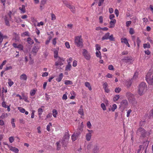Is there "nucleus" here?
<instances>
[{
	"label": "nucleus",
	"mask_w": 153,
	"mask_h": 153,
	"mask_svg": "<svg viewBox=\"0 0 153 153\" xmlns=\"http://www.w3.org/2000/svg\"><path fill=\"white\" fill-rule=\"evenodd\" d=\"M64 61L63 58H62L60 57H59L58 60L55 63V65L57 66L59 65L61 66L63 65L62 62Z\"/></svg>",
	"instance_id": "obj_11"
},
{
	"label": "nucleus",
	"mask_w": 153,
	"mask_h": 153,
	"mask_svg": "<svg viewBox=\"0 0 153 153\" xmlns=\"http://www.w3.org/2000/svg\"><path fill=\"white\" fill-rule=\"evenodd\" d=\"M108 85L106 82H105L103 84V88H104L105 91L108 93L110 91V90L108 89L107 87Z\"/></svg>",
	"instance_id": "obj_15"
},
{
	"label": "nucleus",
	"mask_w": 153,
	"mask_h": 153,
	"mask_svg": "<svg viewBox=\"0 0 153 153\" xmlns=\"http://www.w3.org/2000/svg\"><path fill=\"white\" fill-rule=\"evenodd\" d=\"M78 113L82 116H83L84 115L83 109L82 108V106L81 105L78 111Z\"/></svg>",
	"instance_id": "obj_20"
},
{
	"label": "nucleus",
	"mask_w": 153,
	"mask_h": 153,
	"mask_svg": "<svg viewBox=\"0 0 153 153\" xmlns=\"http://www.w3.org/2000/svg\"><path fill=\"white\" fill-rule=\"evenodd\" d=\"M131 23V21H128L126 22V26L128 27Z\"/></svg>",
	"instance_id": "obj_61"
},
{
	"label": "nucleus",
	"mask_w": 153,
	"mask_h": 153,
	"mask_svg": "<svg viewBox=\"0 0 153 153\" xmlns=\"http://www.w3.org/2000/svg\"><path fill=\"white\" fill-rule=\"evenodd\" d=\"M56 19V17L55 14H51V20H55Z\"/></svg>",
	"instance_id": "obj_55"
},
{
	"label": "nucleus",
	"mask_w": 153,
	"mask_h": 153,
	"mask_svg": "<svg viewBox=\"0 0 153 153\" xmlns=\"http://www.w3.org/2000/svg\"><path fill=\"white\" fill-rule=\"evenodd\" d=\"M46 1L47 0H42L41 1V4L44 5L46 4Z\"/></svg>",
	"instance_id": "obj_56"
},
{
	"label": "nucleus",
	"mask_w": 153,
	"mask_h": 153,
	"mask_svg": "<svg viewBox=\"0 0 153 153\" xmlns=\"http://www.w3.org/2000/svg\"><path fill=\"white\" fill-rule=\"evenodd\" d=\"M137 42L138 47L139 48L140 46V44L141 42V41L140 39L139 38L137 37Z\"/></svg>",
	"instance_id": "obj_40"
},
{
	"label": "nucleus",
	"mask_w": 153,
	"mask_h": 153,
	"mask_svg": "<svg viewBox=\"0 0 153 153\" xmlns=\"http://www.w3.org/2000/svg\"><path fill=\"white\" fill-rule=\"evenodd\" d=\"M70 9L71 10V11L72 12H73L74 13H75V8L73 6H72V7L71 8H70Z\"/></svg>",
	"instance_id": "obj_42"
},
{
	"label": "nucleus",
	"mask_w": 153,
	"mask_h": 153,
	"mask_svg": "<svg viewBox=\"0 0 153 153\" xmlns=\"http://www.w3.org/2000/svg\"><path fill=\"white\" fill-rule=\"evenodd\" d=\"M20 79L22 80L26 81L27 79V76L25 74H23L20 76Z\"/></svg>",
	"instance_id": "obj_18"
},
{
	"label": "nucleus",
	"mask_w": 153,
	"mask_h": 153,
	"mask_svg": "<svg viewBox=\"0 0 153 153\" xmlns=\"http://www.w3.org/2000/svg\"><path fill=\"white\" fill-rule=\"evenodd\" d=\"M83 128L82 127H81L80 126L78 127V128L76 131H80V132L82 131H83Z\"/></svg>",
	"instance_id": "obj_52"
},
{
	"label": "nucleus",
	"mask_w": 153,
	"mask_h": 153,
	"mask_svg": "<svg viewBox=\"0 0 153 153\" xmlns=\"http://www.w3.org/2000/svg\"><path fill=\"white\" fill-rule=\"evenodd\" d=\"M4 21L5 25L7 26H10V25L9 22L7 19V17L6 16H5V17Z\"/></svg>",
	"instance_id": "obj_25"
},
{
	"label": "nucleus",
	"mask_w": 153,
	"mask_h": 153,
	"mask_svg": "<svg viewBox=\"0 0 153 153\" xmlns=\"http://www.w3.org/2000/svg\"><path fill=\"white\" fill-rule=\"evenodd\" d=\"M36 92V90L34 89L31 90L30 92V95L31 96H33L35 94Z\"/></svg>",
	"instance_id": "obj_34"
},
{
	"label": "nucleus",
	"mask_w": 153,
	"mask_h": 153,
	"mask_svg": "<svg viewBox=\"0 0 153 153\" xmlns=\"http://www.w3.org/2000/svg\"><path fill=\"white\" fill-rule=\"evenodd\" d=\"M91 133H87L85 136L86 140L88 141H89L91 140Z\"/></svg>",
	"instance_id": "obj_21"
},
{
	"label": "nucleus",
	"mask_w": 153,
	"mask_h": 153,
	"mask_svg": "<svg viewBox=\"0 0 153 153\" xmlns=\"http://www.w3.org/2000/svg\"><path fill=\"white\" fill-rule=\"evenodd\" d=\"M65 4L66 6L69 9L71 8L72 6V5H71L70 4H68V3H65Z\"/></svg>",
	"instance_id": "obj_57"
},
{
	"label": "nucleus",
	"mask_w": 153,
	"mask_h": 153,
	"mask_svg": "<svg viewBox=\"0 0 153 153\" xmlns=\"http://www.w3.org/2000/svg\"><path fill=\"white\" fill-rule=\"evenodd\" d=\"M65 45L67 48H70V45L68 42H67L65 43Z\"/></svg>",
	"instance_id": "obj_59"
},
{
	"label": "nucleus",
	"mask_w": 153,
	"mask_h": 153,
	"mask_svg": "<svg viewBox=\"0 0 153 153\" xmlns=\"http://www.w3.org/2000/svg\"><path fill=\"white\" fill-rule=\"evenodd\" d=\"M110 33L109 32H108L103 36L102 38V40H103L105 39H109L111 41H114L115 39L113 37V34H111L110 35Z\"/></svg>",
	"instance_id": "obj_6"
},
{
	"label": "nucleus",
	"mask_w": 153,
	"mask_h": 153,
	"mask_svg": "<svg viewBox=\"0 0 153 153\" xmlns=\"http://www.w3.org/2000/svg\"><path fill=\"white\" fill-rule=\"evenodd\" d=\"M23 35H24L25 36H30L28 34V32L27 31L23 33V34L22 35V36H23Z\"/></svg>",
	"instance_id": "obj_58"
},
{
	"label": "nucleus",
	"mask_w": 153,
	"mask_h": 153,
	"mask_svg": "<svg viewBox=\"0 0 153 153\" xmlns=\"http://www.w3.org/2000/svg\"><path fill=\"white\" fill-rule=\"evenodd\" d=\"M150 118L151 117L153 118V109L150 111Z\"/></svg>",
	"instance_id": "obj_51"
},
{
	"label": "nucleus",
	"mask_w": 153,
	"mask_h": 153,
	"mask_svg": "<svg viewBox=\"0 0 153 153\" xmlns=\"http://www.w3.org/2000/svg\"><path fill=\"white\" fill-rule=\"evenodd\" d=\"M114 12L116 16L117 17L119 15V11L117 9H116L115 10Z\"/></svg>",
	"instance_id": "obj_63"
},
{
	"label": "nucleus",
	"mask_w": 153,
	"mask_h": 153,
	"mask_svg": "<svg viewBox=\"0 0 153 153\" xmlns=\"http://www.w3.org/2000/svg\"><path fill=\"white\" fill-rule=\"evenodd\" d=\"M117 108V106L116 104H114L113 105V107L112 108L111 110L112 111H114L115 109Z\"/></svg>",
	"instance_id": "obj_43"
},
{
	"label": "nucleus",
	"mask_w": 153,
	"mask_h": 153,
	"mask_svg": "<svg viewBox=\"0 0 153 153\" xmlns=\"http://www.w3.org/2000/svg\"><path fill=\"white\" fill-rule=\"evenodd\" d=\"M120 96L119 95H116L115 97H114L113 98V100L114 101H117L119 98Z\"/></svg>",
	"instance_id": "obj_37"
},
{
	"label": "nucleus",
	"mask_w": 153,
	"mask_h": 153,
	"mask_svg": "<svg viewBox=\"0 0 153 153\" xmlns=\"http://www.w3.org/2000/svg\"><path fill=\"white\" fill-rule=\"evenodd\" d=\"M83 52L82 53L84 57L87 60H89L90 59V56L88 53L87 51L85 49L83 50Z\"/></svg>",
	"instance_id": "obj_12"
},
{
	"label": "nucleus",
	"mask_w": 153,
	"mask_h": 153,
	"mask_svg": "<svg viewBox=\"0 0 153 153\" xmlns=\"http://www.w3.org/2000/svg\"><path fill=\"white\" fill-rule=\"evenodd\" d=\"M1 104H2V106L3 107H4L5 108H7V105H6V104H5V102H4V101H3L2 102Z\"/></svg>",
	"instance_id": "obj_60"
},
{
	"label": "nucleus",
	"mask_w": 153,
	"mask_h": 153,
	"mask_svg": "<svg viewBox=\"0 0 153 153\" xmlns=\"http://www.w3.org/2000/svg\"><path fill=\"white\" fill-rule=\"evenodd\" d=\"M116 22V20L115 19L111 20L110 22V26L109 27L110 28H113L114 27L115 24Z\"/></svg>",
	"instance_id": "obj_16"
},
{
	"label": "nucleus",
	"mask_w": 153,
	"mask_h": 153,
	"mask_svg": "<svg viewBox=\"0 0 153 153\" xmlns=\"http://www.w3.org/2000/svg\"><path fill=\"white\" fill-rule=\"evenodd\" d=\"M18 109L19 110V111L22 113H24L25 111V109L22 108L21 107H18Z\"/></svg>",
	"instance_id": "obj_30"
},
{
	"label": "nucleus",
	"mask_w": 153,
	"mask_h": 153,
	"mask_svg": "<svg viewBox=\"0 0 153 153\" xmlns=\"http://www.w3.org/2000/svg\"><path fill=\"white\" fill-rule=\"evenodd\" d=\"M10 149L16 153H18L19 151L18 149L15 147H13L11 146L10 148Z\"/></svg>",
	"instance_id": "obj_19"
},
{
	"label": "nucleus",
	"mask_w": 153,
	"mask_h": 153,
	"mask_svg": "<svg viewBox=\"0 0 153 153\" xmlns=\"http://www.w3.org/2000/svg\"><path fill=\"white\" fill-rule=\"evenodd\" d=\"M77 61H76V60H74L73 62V66L74 67H75L77 65Z\"/></svg>",
	"instance_id": "obj_62"
},
{
	"label": "nucleus",
	"mask_w": 153,
	"mask_h": 153,
	"mask_svg": "<svg viewBox=\"0 0 153 153\" xmlns=\"http://www.w3.org/2000/svg\"><path fill=\"white\" fill-rule=\"evenodd\" d=\"M75 43L78 47H82L83 46L82 39L81 36H77L75 38Z\"/></svg>",
	"instance_id": "obj_3"
},
{
	"label": "nucleus",
	"mask_w": 153,
	"mask_h": 153,
	"mask_svg": "<svg viewBox=\"0 0 153 153\" xmlns=\"http://www.w3.org/2000/svg\"><path fill=\"white\" fill-rule=\"evenodd\" d=\"M99 149L97 146H94V148L93 149V152L94 153H98L99 152Z\"/></svg>",
	"instance_id": "obj_23"
},
{
	"label": "nucleus",
	"mask_w": 153,
	"mask_h": 153,
	"mask_svg": "<svg viewBox=\"0 0 153 153\" xmlns=\"http://www.w3.org/2000/svg\"><path fill=\"white\" fill-rule=\"evenodd\" d=\"M63 74L61 73H60L59 76V77H58L56 79V80L58 81V82H60L62 80L63 77Z\"/></svg>",
	"instance_id": "obj_22"
},
{
	"label": "nucleus",
	"mask_w": 153,
	"mask_h": 153,
	"mask_svg": "<svg viewBox=\"0 0 153 153\" xmlns=\"http://www.w3.org/2000/svg\"><path fill=\"white\" fill-rule=\"evenodd\" d=\"M9 140L10 142V143H12L14 141V138L13 137L11 136L9 137Z\"/></svg>",
	"instance_id": "obj_38"
},
{
	"label": "nucleus",
	"mask_w": 153,
	"mask_h": 153,
	"mask_svg": "<svg viewBox=\"0 0 153 153\" xmlns=\"http://www.w3.org/2000/svg\"><path fill=\"white\" fill-rule=\"evenodd\" d=\"M147 89V85L145 83L142 82L139 85L138 93L140 95H143Z\"/></svg>",
	"instance_id": "obj_1"
},
{
	"label": "nucleus",
	"mask_w": 153,
	"mask_h": 153,
	"mask_svg": "<svg viewBox=\"0 0 153 153\" xmlns=\"http://www.w3.org/2000/svg\"><path fill=\"white\" fill-rule=\"evenodd\" d=\"M68 132V131L65 133L61 142L62 146L63 147H66L68 143V141L69 138V135Z\"/></svg>",
	"instance_id": "obj_2"
},
{
	"label": "nucleus",
	"mask_w": 153,
	"mask_h": 153,
	"mask_svg": "<svg viewBox=\"0 0 153 153\" xmlns=\"http://www.w3.org/2000/svg\"><path fill=\"white\" fill-rule=\"evenodd\" d=\"M126 96L130 102H132L135 100L134 95L130 92H128L126 93Z\"/></svg>",
	"instance_id": "obj_9"
},
{
	"label": "nucleus",
	"mask_w": 153,
	"mask_h": 153,
	"mask_svg": "<svg viewBox=\"0 0 153 153\" xmlns=\"http://www.w3.org/2000/svg\"><path fill=\"white\" fill-rule=\"evenodd\" d=\"M15 36L14 37V39L16 40H18L19 39V35L16 33H14Z\"/></svg>",
	"instance_id": "obj_46"
},
{
	"label": "nucleus",
	"mask_w": 153,
	"mask_h": 153,
	"mask_svg": "<svg viewBox=\"0 0 153 153\" xmlns=\"http://www.w3.org/2000/svg\"><path fill=\"white\" fill-rule=\"evenodd\" d=\"M52 112L53 116L55 117H56V115L57 114L56 110L55 109H53V110Z\"/></svg>",
	"instance_id": "obj_33"
},
{
	"label": "nucleus",
	"mask_w": 153,
	"mask_h": 153,
	"mask_svg": "<svg viewBox=\"0 0 153 153\" xmlns=\"http://www.w3.org/2000/svg\"><path fill=\"white\" fill-rule=\"evenodd\" d=\"M8 80L9 82L8 84L9 86L10 87L13 84V82L10 79H9Z\"/></svg>",
	"instance_id": "obj_44"
},
{
	"label": "nucleus",
	"mask_w": 153,
	"mask_h": 153,
	"mask_svg": "<svg viewBox=\"0 0 153 153\" xmlns=\"http://www.w3.org/2000/svg\"><path fill=\"white\" fill-rule=\"evenodd\" d=\"M57 39V38H54L52 40V43L54 45H55L56 43V40Z\"/></svg>",
	"instance_id": "obj_47"
},
{
	"label": "nucleus",
	"mask_w": 153,
	"mask_h": 153,
	"mask_svg": "<svg viewBox=\"0 0 153 153\" xmlns=\"http://www.w3.org/2000/svg\"><path fill=\"white\" fill-rule=\"evenodd\" d=\"M143 47L144 48H150L151 46L149 43L148 42L147 43H144L143 44Z\"/></svg>",
	"instance_id": "obj_28"
},
{
	"label": "nucleus",
	"mask_w": 153,
	"mask_h": 153,
	"mask_svg": "<svg viewBox=\"0 0 153 153\" xmlns=\"http://www.w3.org/2000/svg\"><path fill=\"white\" fill-rule=\"evenodd\" d=\"M95 47H96V50H99L100 49V46L98 44H97L96 45Z\"/></svg>",
	"instance_id": "obj_53"
},
{
	"label": "nucleus",
	"mask_w": 153,
	"mask_h": 153,
	"mask_svg": "<svg viewBox=\"0 0 153 153\" xmlns=\"http://www.w3.org/2000/svg\"><path fill=\"white\" fill-rule=\"evenodd\" d=\"M108 69L110 70H114V68L112 65H110L108 67Z\"/></svg>",
	"instance_id": "obj_54"
},
{
	"label": "nucleus",
	"mask_w": 153,
	"mask_h": 153,
	"mask_svg": "<svg viewBox=\"0 0 153 153\" xmlns=\"http://www.w3.org/2000/svg\"><path fill=\"white\" fill-rule=\"evenodd\" d=\"M132 59V57L131 56H125L122 59V60L125 62L128 63Z\"/></svg>",
	"instance_id": "obj_13"
},
{
	"label": "nucleus",
	"mask_w": 153,
	"mask_h": 153,
	"mask_svg": "<svg viewBox=\"0 0 153 153\" xmlns=\"http://www.w3.org/2000/svg\"><path fill=\"white\" fill-rule=\"evenodd\" d=\"M65 84L66 85H71L73 83L71 81L66 80L65 81Z\"/></svg>",
	"instance_id": "obj_31"
},
{
	"label": "nucleus",
	"mask_w": 153,
	"mask_h": 153,
	"mask_svg": "<svg viewBox=\"0 0 153 153\" xmlns=\"http://www.w3.org/2000/svg\"><path fill=\"white\" fill-rule=\"evenodd\" d=\"M101 106L103 110L105 111L106 110V108L104 103H102L101 104Z\"/></svg>",
	"instance_id": "obj_45"
},
{
	"label": "nucleus",
	"mask_w": 153,
	"mask_h": 153,
	"mask_svg": "<svg viewBox=\"0 0 153 153\" xmlns=\"http://www.w3.org/2000/svg\"><path fill=\"white\" fill-rule=\"evenodd\" d=\"M114 91L116 93H119L121 91V89L119 87L116 88H115Z\"/></svg>",
	"instance_id": "obj_39"
},
{
	"label": "nucleus",
	"mask_w": 153,
	"mask_h": 153,
	"mask_svg": "<svg viewBox=\"0 0 153 153\" xmlns=\"http://www.w3.org/2000/svg\"><path fill=\"white\" fill-rule=\"evenodd\" d=\"M3 40V35L1 33L0 31V44L1 43Z\"/></svg>",
	"instance_id": "obj_36"
},
{
	"label": "nucleus",
	"mask_w": 153,
	"mask_h": 153,
	"mask_svg": "<svg viewBox=\"0 0 153 153\" xmlns=\"http://www.w3.org/2000/svg\"><path fill=\"white\" fill-rule=\"evenodd\" d=\"M19 9L22 12L21 13H24L25 12V6L24 5H22V7H19Z\"/></svg>",
	"instance_id": "obj_24"
},
{
	"label": "nucleus",
	"mask_w": 153,
	"mask_h": 153,
	"mask_svg": "<svg viewBox=\"0 0 153 153\" xmlns=\"http://www.w3.org/2000/svg\"><path fill=\"white\" fill-rule=\"evenodd\" d=\"M146 131L143 128L140 127L137 131V134L141 137H144L146 136Z\"/></svg>",
	"instance_id": "obj_4"
},
{
	"label": "nucleus",
	"mask_w": 153,
	"mask_h": 153,
	"mask_svg": "<svg viewBox=\"0 0 153 153\" xmlns=\"http://www.w3.org/2000/svg\"><path fill=\"white\" fill-rule=\"evenodd\" d=\"M129 33L131 35H132L134 33V30L132 28H130Z\"/></svg>",
	"instance_id": "obj_49"
},
{
	"label": "nucleus",
	"mask_w": 153,
	"mask_h": 153,
	"mask_svg": "<svg viewBox=\"0 0 153 153\" xmlns=\"http://www.w3.org/2000/svg\"><path fill=\"white\" fill-rule=\"evenodd\" d=\"M27 41L28 43L30 45H32L34 43L33 40L30 37L27 38Z\"/></svg>",
	"instance_id": "obj_27"
},
{
	"label": "nucleus",
	"mask_w": 153,
	"mask_h": 153,
	"mask_svg": "<svg viewBox=\"0 0 153 153\" xmlns=\"http://www.w3.org/2000/svg\"><path fill=\"white\" fill-rule=\"evenodd\" d=\"M146 79L149 84H152L153 83V73L149 72L146 75Z\"/></svg>",
	"instance_id": "obj_5"
},
{
	"label": "nucleus",
	"mask_w": 153,
	"mask_h": 153,
	"mask_svg": "<svg viewBox=\"0 0 153 153\" xmlns=\"http://www.w3.org/2000/svg\"><path fill=\"white\" fill-rule=\"evenodd\" d=\"M81 132L80 131H76L71 136V139L73 141H74L77 140Z\"/></svg>",
	"instance_id": "obj_8"
},
{
	"label": "nucleus",
	"mask_w": 153,
	"mask_h": 153,
	"mask_svg": "<svg viewBox=\"0 0 153 153\" xmlns=\"http://www.w3.org/2000/svg\"><path fill=\"white\" fill-rule=\"evenodd\" d=\"M149 144V143L147 142H145L143 143L142 145H141L139 146V149L137 150V153H140V152L142 150H143L144 149H145V152L146 153V149L147 148Z\"/></svg>",
	"instance_id": "obj_7"
},
{
	"label": "nucleus",
	"mask_w": 153,
	"mask_h": 153,
	"mask_svg": "<svg viewBox=\"0 0 153 153\" xmlns=\"http://www.w3.org/2000/svg\"><path fill=\"white\" fill-rule=\"evenodd\" d=\"M101 53L100 51H99L98 52H97L96 53V56L97 57H98L100 58V59H101L102 58V56H101Z\"/></svg>",
	"instance_id": "obj_32"
},
{
	"label": "nucleus",
	"mask_w": 153,
	"mask_h": 153,
	"mask_svg": "<svg viewBox=\"0 0 153 153\" xmlns=\"http://www.w3.org/2000/svg\"><path fill=\"white\" fill-rule=\"evenodd\" d=\"M62 99L63 100H66L67 99V96L66 94H64L63 95Z\"/></svg>",
	"instance_id": "obj_64"
},
{
	"label": "nucleus",
	"mask_w": 153,
	"mask_h": 153,
	"mask_svg": "<svg viewBox=\"0 0 153 153\" xmlns=\"http://www.w3.org/2000/svg\"><path fill=\"white\" fill-rule=\"evenodd\" d=\"M121 42H124L128 47H130V45L128 43V40L126 38H124V39L121 38Z\"/></svg>",
	"instance_id": "obj_17"
},
{
	"label": "nucleus",
	"mask_w": 153,
	"mask_h": 153,
	"mask_svg": "<svg viewBox=\"0 0 153 153\" xmlns=\"http://www.w3.org/2000/svg\"><path fill=\"white\" fill-rule=\"evenodd\" d=\"M17 48L20 50H22L23 49V46L22 45L19 44L18 45Z\"/></svg>",
	"instance_id": "obj_41"
},
{
	"label": "nucleus",
	"mask_w": 153,
	"mask_h": 153,
	"mask_svg": "<svg viewBox=\"0 0 153 153\" xmlns=\"http://www.w3.org/2000/svg\"><path fill=\"white\" fill-rule=\"evenodd\" d=\"M85 85L86 87H88V89L90 91L91 90L92 88L89 82H85Z\"/></svg>",
	"instance_id": "obj_26"
},
{
	"label": "nucleus",
	"mask_w": 153,
	"mask_h": 153,
	"mask_svg": "<svg viewBox=\"0 0 153 153\" xmlns=\"http://www.w3.org/2000/svg\"><path fill=\"white\" fill-rule=\"evenodd\" d=\"M39 49V47L38 45H34L32 50V52L36 54Z\"/></svg>",
	"instance_id": "obj_14"
},
{
	"label": "nucleus",
	"mask_w": 153,
	"mask_h": 153,
	"mask_svg": "<svg viewBox=\"0 0 153 153\" xmlns=\"http://www.w3.org/2000/svg\"><path fill=\"white\" fill-rule=\"evenodd\" d=\"M58 51L57 50H55L54 51V57L56 58L58 57Z\"/></svg>",
	"instance_id": "obj_35"
},
{
	"label": "nucleus",
	"mask_w": 153,
	"mask_h": 153,
	"mask_svg": "<svg viewBox=\"0 0 153 153\" xmlns=\"http://www.w3.org/2000/svg\"><path fill=\"white\" fill-rule=\"evenodd\" d=\"M128 105V102L126 100H124L121 102L120 108L124 109L126 108Z\"/></svg>",
	"instance_id": "obj_10"
},
{
	"label": "nucleus",
	"mask_w": 153,
	"mask_h": 153,
	"mask_svg": "<svg viewBox=\"0 0 153 153\" xmlns=\"http://www.w3.org/2000/svg\"><path fill=\"white\" fill-rule=\"evenodd\" d=\"M70 62H68V65L66 66L65 68V70L66 71H70L71 70V66L70 64Z\"/></svg>",
	"instance_id": "obj_29"
},
{
	"label": "nucleus",
	"mask_w": 153,
	"mask_h": 153,
	"mask_svg": "<svg viewBox=\"0 0 153 153\" xmlns=\"http://www.w3.org/2000/svg\"><path fill=\"white\" fill-rule=\"evenodd\" d=\"M87 126L88 128H91V125L90 121H88L87 123Z\"/></svg>",
	"instance_id": "obj_48"
},
{
	"label": "nucleus",
	"mask_w": 153,
	"mask_h": 153,
	"mask_svg": "<svg viewBox=\"0 0 153 153\" xmlns=\"http://www.w3.org/2000/svg\"><path fill=\"white\" fill-rule=\"evenodd\" d=\"M14 119H12L11 122V124L13 128H15L16 127L15 123H14Z\"/></svg>",
	"instance_id": "obj_50"
}]
</instances>
